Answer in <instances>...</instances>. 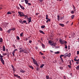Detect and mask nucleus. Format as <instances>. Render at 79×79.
Wrapping results in <instances>:
<instances>
[{"label": "nucleus", "mask_w": 79, "mask_h": 79, "mask_svg": "<svg viewBox=\"0 0 79 79\" xmlns=\"http://www.w3.org/2000/svg\"><path fill=\"white\" fill-rule=\"evenodd\" d=\"M19 50H20L19 51L20 53H21V52H24V49H23L21 48H19Z\"/></svg>", "instance_id": "1"}, {"label": "nucleus", "mask_w": 79, "mask_h": 79, "mask_svg": "<svg viewBox=\"0 0 79 79\" xmlns=\"http://www.w3.org/2000/svg\"><path fill=\"white\" fill-rule=\"evenodd\" d=\"M0 60H1V61L2 63L3 64H5V62L4 61V60H3V58H1Z\"/></svg>", "instance_id": "2"}, {"label": "nucleus", "mask_w": 79, "mask_h": 79, "mask_svg": "<svg viewBox=\"0 0 79 79\" xmlns=\"http://www.w3.org/2000/svg\"><path fill=\"white\" fill-rule=\"evenodd\" d=\"M59 42H60V43H61V44H64V41L61 40H60Z\"/></svg>", "instance_id": "3"}, {"label": "nucleus", "mask_w": 79, "mask_h": 79, "mask_svg": "<svg viewBox=\"0 0 79 79\" xmlns=\"http://www.w3.org/2000/svg\"><path fill=\"white\" fill-rule=\"evenodd\" d=\"M31 17H30L29 18L27 17V19H28V21L29 22V23H30V22H31Z\"/></svg>", "instance_id": "4"}, {"label": "nucleus", "mask_w": 79, "mask_h": 79, "mask_svg": "<svg viewBox=\"0 0 79 79\" xmlns=\"http://www.w3.org/2000/svg\"><path fill=\"white\" fill-rule=\"evenodd\" d=\"M18 13H19V15H20V17H22L23 15H22L21 12L19 11L18 12Z\"/></svg>", "instance_id": "5"}, {"label": "nucleus", "mask_w": 79, "mask_h": 79, "mask_svg": "<svg viewBox=\"0 0 79 79\" xmlns=\"http://www.w3.org/2000/svg\"><path fill=\"white\" fill-rule=\"evenodd\" d=\"M19 5L20 6V7L22 9V10H24L25 9H24V7H23V6H21V4H19Z\"/></svg>", "instance_id": "6"}, {"label": "nucleus", "mask_w": 79, "mask_h": 79, "mask_svg": "<svg viewBox=\"0 0 79 79\" xmlns=\"http://www.w3.org/2000/svg\"><path fill=\"white\" fill-rule=\"evenodd\" d=\"M39 32L40 33H41V34H45V33H44V31L42 30H40Z\"/></svg>", "instance_id": "7"}, {"label": "nucleus", "mask_w": 79, "mask_h": 79, "mask_svg": "<svg viewBox=\"0 0 79 79\" xmlns=\"http://www.w3.org/2000/svg\"><path fill=\"white\" fill-rule=\"evenodd\" d=\"M56 43H52L51 44H50V45H51L52 46H53L54 45H56Z\"/></svg>", "instance_id": "8"}, {"label": "nucleus", "mask_w": 79, "mask_h": 79, "mask_svg": "<svg viewBox=\"0 0 79 79\" xmlns=\"http://www.w3.org/2000/svg\"><path fill=\"white\" fill-rule=\"evenodd\" d=\"M50 21H51V20L50 19H48L46 21V23H48V22H50Z\"/></svg>", "instance_id": "9"}, {"label": "nucleus", "mask_w": 79, "mask_h": 79, "mask_svg": "<svg viewBox=\"0 0 79 79\" xmlns=\"http://www.w3.org/2000/svg\"><path fill=\"white\" fill-rule=\"evenodd\" d=\"M66 56L68 57H70L71 56V53H69Z\"/></svg>", "instance_id": "10"}, {"label": "nucleus", "mask_w": 79, "mask_h": 79, "mask_svg": "<svg viewBox=\"0 0 79 79\" xmlns=\"http://www.w3.org/2000/svg\"><path fill=\"white\" fill-rule=\"evenodd\" d=\"M11 30L10 29L9 30H8L7 32L8 33H10V32H11Z\"/></svg>", "instance_id": "11"}, {"label": "nucleus", "mask_w": 79, "mask_h": 79, "mask_svg": "<svg viewBox=\"0 0 79 79\" xmlns=\"http://www.w3.org/2000/svg\"><path fill=\"white\" fill-rule=\"evenodd\" d=\"M5 46H3V51H4V52H5Z\"/></svg>", "instance_id": "12"}, {"label": "nucleus", "mask_w": 79, "mask_h": 79, "mask_svg": "<svg viewBox=\"0 0 79 79\" xmlns=\"http://www.w3.org/2000/svg\"><path fill=\"white\" fill-rule=\"evenodd\" d=\"M20 73H24L25 72V71H23L22 69L20 70Z\"/></svg>", "instance_id": "13"}, {"label": "nucleus", "mask_w": 79, "mask_h": 79, "mask_svg": "<svg viewBox=\"0 0 79 79\" xmlns=\"http://www.w3.org/2000/svg\"><path fill=\"white\" fill-rule=\"evenodd\" d=\"M42 47L43 48H45V45H44V44H42Z\"/></svg>", "instance_id": "14"}, {"label": "nucleus", "mask_w": 79, "mask_h": 79, "mask_svg": "<svg viewBox=\"0 0 79 79\" xmlns=\"http://www.w3.org/2000/svg\"><path fill=\"white\" fill-rule=\"evenodd\" d=\"M41 27L42 29H44L45 27V25H43L41 26Z\"/></svg>", "instance_id": "15"}, {"label": "nucleus", "mask_w": 79, "mask_h": 79, "mask_svg": "<svg viewBox=\"0 0 79 79\" xmlns=\"http://www.w3.org/2000/svg\"><path fill=\"white\" fill-rule=\"evenodd\" d=\"M26 23V21L24 20L21 23L22 24H24V23Z\"/></svg>", "instance_id": "16"}, {"label": "nucleus", "mask_w": 79, "mask_h": 79, "mask_svg": "<svg viewBox=\"0 0 79 79\" xmlns=\"http://www.w3.org/2000/svg\"><path fill=\"white\" fill-rule=\"evenodd\" d=\"M76 69H77V70H79V65H78L76 67Z\"/></svg>", "instance_id": "17"}, {"label": "nucleus", "mask_w": 79, "mask_h": 79, "mask_svg": "<svg viewBox=\"0 0 79 79\" xmlns=\"http://www.w3.org/2000/svg\"><path fill=\"white\" fill-rule=\"evenodd\" d=\"M54 53L55 54H58L60 53V52L59 51H57V52H55Z\"/></svg>", "instance_id": "18"}, {"label": "nucleus", "mask_w": 79, "mask_h": 79, "mask_svg": "<svg viewBox=\"0 0 79 79\" xmlns=\"http://www.w3.org/2000/svg\"><path fill=\"white\" fill-rule=\"evenodd\" d=\"M29 66L30 68L32 69H34V67H32V66L29 65Z\"/></svg>", "instance_id": "19"}, {"label": "nucleus", "mask_w": 79, "mask_h": 79, "mask_svg": "<svg viewBox=\"0 0 79 79\" xmlns=\"http://www.w3.org/2000/svg\"><path fill=\"white\" fill-rule=\"evenodd\" d=\"M24 0L25 2V3H26V4H27V3H28V1L27 0Z\"/></svg>", "instance_id": "20"}, {"label": "nucleus", "mask_w": 79, "mask_h": 79, "mask_svg": "<svg viewBox=\"0 0 79 79\" xmlns=\"http://www.w3.org/2000/svg\"><path fill=\"white\" fill-rule=\"evenodd\" d=\"M60 26H62V27H64V24L62 23H60Z\"/></svg>", "instance_id": "21"}, {"label": "nucleus", "mask_w": 79, "mask_h": 79, "mask_svg": "<svg viewBox=\"0 0 79 79\" xmlns=\"http://www.w3.org/2000/svg\"><path fill=\"white\" fill-rule=\"evenodd\" d=\"M44 66V64H42L40 66V68H43Z\"/></svg>", "instance_id": "22"}, {"label": "nucleus", "mask_w": 79, "mask_h": 79, "mask_svg": "<svg viewBox=\"0 0 79 79\" xmlns=\"http://www.w3.org/2000/svg\"><path fill=\"white\" fill-rule=\"evenodd\" d=\"M60 16H59V15H57V20H58V21H60Z\"/></svg>", "instance_id": "23"}, {"label": "nucleus", "mask_w": 79, "mask_h": 79, "mask_svg": "<svg viewBox=\"0 0 79 79\" xmlns=\"http://www.w3.org/2000/svg\"><path fill=\"white\" fill-rule=\"evenodd\" d=\"M33 63H34L35 64V63H37V62L35 61V60H34L33 61Z\"/></svg>", "instance_id": "24"}, {"label": "nucleus", "mask_w": 79, "mask_h": 79, "mask_svg": "<svg viewBox=\"0 0 79 79\" xmlns=\"http://www.w3.org/2000/svg\"><path fill=\"white\" fill-rule=\"evenodd\" d=\"M3 42V39L2 38H0V42Z\"/></svg>", "instance_id": "25"}, {"label": "nucleus", "mask_w": 79, "mask_h": 79, "mask_svg": "<svg viewBox=\"0 0 79 79\" xmlns=\"http://www.w3.org/2000/svg\"><path fill=\"white\" fill-rule=\"evenodd\" d=\"M15 52L14 51H13L12 52V54L13 55V56H15Z\"/></svg>", "instance_id": "26"}, {"label": "nucleus", "mask_w": 79, "mask_h": 79, "mask_svg": "<svg viewBox=\"0 0 79 79\" xmlns=\"http://www.w3.org/2000/svg\"><path fill=\"white\" fill-rule=\"evenodd\" d=\"M74 15H72L71 16V18L72 19H73V18H74Z\"/></svg>", "instance_id": "27"}, {"label": "nucleus", "mask_w": 79, "mask_h": 79, "mask_svg": "<svg viewBox=\"0 0 79 79\" xmlns=\"http://www.w3.org/2000/svg\"><path fill=\"white\" fill-rule=\"evenodd\" d=\"M65 47H64V48H66V49H67L68 48V47H67V45L66 44H65Z\"/></svg>", "instance_id": "28"}, {"label": "nucleus", "mask_w": 79, "mask_h": 79, "mask_svg": "<svg viewBox=\"0 0 79 79\" xmlns=\"http://www.w3.org/2000/svg\"><path fill=\"white\" fill-rule=\"evenodd\" d=\"M3 55V56H5V55H7V54H6V53H3L2 54Z\"/></svg>", "instance_id": "29"}, {"label": "nucleus", "mask_w": 79, "mask_h": 79, "mask_svg": "<svg viewBox=\"0 0 79 79\" xmlns=\"http://www.w3.org/2000/svg\"><path fill=\"white\" fill-rule=\"evenodd\" d=\"M7 14V15H10V14L11 15V13L8 11V12Z\"/></svg>", "instance_id": "30"}, {"label": "nucleus", "mask_w": 79, "mask_h": 79, "mask_svg": "<svg viewBox=\"0 0 79 79\" xmlns=\"http://www.w3.org/2000/svg\"><path fill=\"white\" fill-rule=\"evenodd\" d=\"M11 31H15V28H12V29H11Z\"/></svg>", "instance_id": "31"}, {"label": "nucleus", "mask_w": 79, "mask_h": 79, "mask_svg": "<svg viewBox=\"0 0 79 79\" xmlns=\"http://www.w3.org/2000/svg\"><path fill=\"white\" fill-rule=\"evenodd\" d=\"M35 64L36 65L37 67H39V64L37 63H35Z\"/></svg>", "instance_id": "32"}, {"label": "nucleus", "mask_w": 79, "mask_h": 79, "mask_svg": "<svg viewBox=\"0 0 79 79\" xmlns=\"http://www.w3.org/2000/svg\"><path fill=\"white\" fill-rule=\"evenodd\" d=\"M23 33L22 32L20 34V36H23Z\"/></svg>", "instance_id": "33"}, {"label": "nucleus", "mask_w": 79, "mask_h": 79, "mask_svg": "<svg viewBox=\"0 0 79 79\" xmlns=\"http://www.w3.org/2000/svg\"><path fill=\"white\" fill-rule=\"evenodd\" d=\"M60 69H61V70H62V69H63V67H60Z\"/></svg>", "instance_id": "34"}, {"label": "nucleus", "mask_w": 79, "mask_h": 79, "mask_svg": "<svg viewBox=\"0 0 79 79\" xmlns=\"http://www.w3.org/2000/svg\"><path fill=\"white\" fill-rule=\"evenodd\" d=\"M17 39L18 40H19L20 39H19V36H17Z\"/></svg>", "instance_id": "35"}, {"label": "nucleus", "mask_w": 79, "mask_h": 79, "mask_svg": "<svg viewBox=\"0 0 79 79\" xmlns=\"http://www.w3.org/2000/svg\"><path fill=\"white\" fill-rule=\"evenodd\" d=\"M37 71H38V70H39V67H37Z\"/></svg>", "instance_id": "36"}, {"label": "nucleus", "mask_w": 79, "mask_h": 79, "mask_svg": "<svg viewBox=\"0 0 79 79\" xmlns=\"http://www.w3.org/2000/svg\"><path fill=\"white\" fill-rule=\"evenodd\" d=\"M0 31H3V29H2V28H1V27H0Z\"/></svg>", "instance_id": "37"}, {"label": "nucleus", "mask_w": 79, "mask_h": 79, "mask_svg": "<svg viewBox=\"0 0 79 79\" xmlns=\"http://www.w3.org/2000/svg\"><path fill=\"white\" fill-rule=\"evenodd\" d=\"M14 76H15V77H18V74L16 75V74H14Z\"/></svg>", "instance_id": "38"}, {"label": "nucleus", "mask_w": 79, "mask_h": 79, "mask_svg": "<svg viewBox=\"0 0 79 79\" xmlns=\"http://www.w3.org/2000/svg\"><path fill=\"white\" fill-rule=\"evenodd\" d=\"M48 43L49 44H52V42H51V41L49 40L48 41Z\"/></svg>", "instance_id": "39"}, {"label": "nucleus", "mask_w": 79, "mask_h": 79, "mask_svg": "<svg viewBox=\"0 0 79 79\" xmlns=\"http://www.w3.org/2000/svg\"><path fill=\"white\" fill-rule=\"evenodd\" d=\"M29 43L30 44H31V43H32V41L31 40H29Z\"/></svg>", "instance_id": "40"}, {"label": "nucleus", "mask_w": 79, "mask_h": 79, "mask_svg": "<svg viewBox=\"0 0 79 79\" xmlns=\"http://www.w3.org/2000/svg\"><path fill=\"white\" fill-rule=\"evenodd\" d=\"M12 46L13 47H14V48H16V46H15V45H13Z\"/></svg>", "instance_id": "41"}, {"label": "nucleus", "mask_w": 79, "mask_h": 79, "mask_svg": "<svg viewBox=\"0 0 79 79\" xmlns=\"http://www.w3.org/2000/svg\"><path fill=\"white\" fill-rule=\"evenodd\" d=\"M69 63H70V66H71V65H72V64L71 63V61H70Z\"/></svg>", "instance_id": "42"}, {"label": "nucleus", "mask_w": 79, "mask_h": 79, "mask_svg": "<svg viewBox=\"0 0 79 79\" xmlns=\"http://www.w3.org/2000/svg\"><path fill=\"white\" fill-rule=\"evenodd\" d=\"M40 54H41V55H44V53H42V52H40Z\"/></svg>", "instance_id": "43"}, {"label": "nucleus", "mask_w": 79, "mask_h": 79, "mask_svg": "<svg viewBox=\"0 0 79 79\" xmlns=\"http://www.w3.org/2000/svg\"><path fill=\"white\" fill-rule=\"evenodd\" d=\"M68 66L69 67V68H71V66H70V65H68Z\"/></svg>", "instance_id": "44"}, {"label": "nucleus", "mask_w": 79, "mask_h": 79, "mask_svg": "<svg viewBox=\"0 0 79 79\" xmlns=\"http://www.w3.org/2000/svg\"><path fill=\"white\" fill-rule=\"evenodd\" d=\"M27 4H28V6H29V5H31V3H28V2L27 3Z\"/></svg>", "instance_id": "45"}, {"label": "nucleus", "mask_w": 79, "mask_h": 79, "mask_svg": "<svg viewBox=\"0 0 79 79\" xmlns=\"http://www.w3.org/2000/svg\"><path fill=\"white\" fill-rule=\"evenodd\" d=\"M74 61H77V60L76 59H74Z\"/></svg>", "instance_id": "46"}, {"label": "nucleus", "mask_w": 79, "mask_h": 79, "mask_svg": "<svg viewBox=\"0 0 79 79\" xmlns=\"http://www.w3.org/2000/svg\"><path fill=\"white\" fill-rule=\"evenodd\" d=\"M72 35H75V33H73L72 34Z\"/></svg>", "instance_id": "47"}, {"label": "nucleus", "mask_w": 79, "mask_h": 79, "mask_svg": "<svg viewBox=\"0 0 79 79\" xmlns=\"http://www.w3.org/2000/svg\"><path fill=\"white\" fill-rule=\"evenodd\" d=\"M17 50H18L17 49H15L14 50V52H16V51H17Z\"/></svg>", "instance_id": "48"}, {"label": "nucleus", "mask_w": 79, "mask_h": 79, "mask_svg": "<svg viewBox=\"0 0 79 79\" xmlns=\"http://www.w3.org/2000/svg\"><path fill=\"white\" fill-rule=\"evenodd\" d=\"M59 48V46H57L55 47L56 48Z\"/></svg>", "instance_id": "49"}, {"label": "nucleus", "mask_w": 79, "mask_h": 79, "mask_svg": "<svg viewBox=\"0 0 79 79\" xmlns=\"http://www.w3.org/2000/svg\"><path fill=\"white\" fill-rule=\"evenodd\" d=\"M13 71H15V67L14 68H13Z\"/></svg>", "instance_id": "50"}, {"label": "nucleus", "mask_w": 79, "mask_h": 79, "mask_svg": "<svg viewBox=\"0 0 79 79\" xmlns=\"http://www.w3.org/2000/svg\"><path fill=\"white\" fill-rule=\"evenodd\" d=\"M77 55H79V51H77Z\"/></svg>", "instance_id": "51"}, {"label": "nucleus", "mask_w": 79, "mask_h": 79, "mask_svg": "<svg viewBox=\"0 0 79 79\" xmlns=\"http://www.w3.org/2000/svg\"><path fill=\"white\" fill-rule=\"evenodd\" d=\"M61 60L63 63H64V61H63V59H61Z\"/></svg>", "instance_id": "52"}, {"label": "nucleus", "mask_w": 79, "mask_h": 79, "mask_svg": "<svg viewBox=\"0 0 79 79\" xmlns=\"http://www.w3.org/2000/svg\"><path fill=\"white\" fill-rule=\"evenodd\" d=\"M19 22H20V23H23V21H22V20H21L19 21Z\"/></svg>", "instance_id": "53"}, {"label": "nucleus", "mask_w": 79, "mask_h": 79, "mask_svg": "<svg viewBox=\"0 0 79 79\" xmlns=\"http://www.w3.org/2000/svg\"><path fill=\"white\" fill-rule=\"evenodd\" d=\"M60 56H61V57H62V56H64V55H61Z\"/></svg>", "instance_id": "54"}, {"label": "nucleus", "mask_w": 79, "mask_h": 79, "mask_svg": "<svg viewBox=\"0 0 79 79\" xmlns=\"http://www.w3.org/2000/svg\"><path fill=\"white\" fill-rule=\"evenodd\" d=\"M64 44H67V42L66 41L64 42Z\"/></svg>", "instance_id": "55"}, {"label": "nucleus", "mask_w": 79, "mask_h": 79, "mask_svg": "<svg viewBox=\"0 0 79 79\" xmlns=\"http://www.w3.org/2000/svg\"><path fill=\"white\" fill-rule=\"evenodd\" d=\"M71 13H72V14H73V13H74V11H72L71 12Z\"/></svg>", "instance_id": "56"}, {"label": "nucleus", "mask_w": 79, "mask_h": 79, "mask_svg": "<svg viewBox=\"0 0 79 79\" xmlns=\"http://www.w3.org/2000/svg\"><path fill=\"white\" fill-rule=\"evenodd\" d=\"M46 19H47V20L49 19H48V17H46Z\"/></svg>", "instance_id": "57"}, {"label": "nucleus", "mask_w": 79, "mask_h": 79, "mask_svg": "<svg viewBox=\"0 0 79 79\" xmlns=\"http://www.w3.org/2000/svg\"><path fill=\"white\" fill-rule=\"evenodd\" d=\"M11 66H12V68H14V66H13V65H11Z\"/></svg>", "instance_id": "58"}, {"label": "nucleus", "mask_w": 79, "mask_h": 79, "mask_svg": "<svg viewBox=\"0 0 79 79\" xmlns=\"http://www.w3.org/2000/svg\"><path fill=\"white\" fill-rule=\"evenodd\" d=\"M63 77L64 79H66V76H64Z\"/></svg>", "instance_id": "59"}, {"label": "nucleus", "mask_w": 79, "mask_h": 79, "mask_svg": "<svg viewBox=\"0 0 79 79\" xmlns=\"http://www.w3.org/2000/svg\"><path fill=\"white\" fill-rule=\"evenodd\" d=\"M40 2H43V0H40Z\"/></svg>", "instance_id": "60"}, {"label": "nucleus", "mask_w": 79, "mask_h": 79, "mask_svg": "<svg viewBox=\"0 0 79 79\" xmlns=\"http://www.w3.org/2000/svg\"><path fill=\"white\" fill-rule=\"evenodd\" d=\"M3 57V56H1L0 57V58H3L2 57Z\"/></svg>", "instance_id": "61"}, {"label": "nucleus", "mask_w": 79, "mask_h": 79, "mask_svg": "<svg viewBox=\"0 0 79 79\" xmlns=\"http://www.w3.org/2000/svg\"><path fill=\"white\" fill-rule=\"evenodd\" d=\"M43 59H45V57L44 56L43 57Z\"/></svg>", "instance_id": "62"}, {"label": "nucleus", "mask_w": 79, "mask_h": 79, "mask_svg": "<svg viewBox=\"0 0 79 79\" xmlns=\"http://www.w3.org/2000/svg\"><path fill=\"white\" fill-rule=\"evenodd\" d=\"M68 23H69V21H68L67 22H66V24H68Z\"/></svg>", "instance_id": "63"}, {"label": "nucleus", "mask_w": 79, "mask_h": 79, "mask_svg": "<svg viewBox=\"0 0 79 79\" xmlns=\"http://www.w3.org/2000/svg\"><path fill=\"white\" fill-rule=\"evenodd\" d=\"M14 61H16V58H14Z\"/></svg>", "instance_id": "64"}]
</instances>
